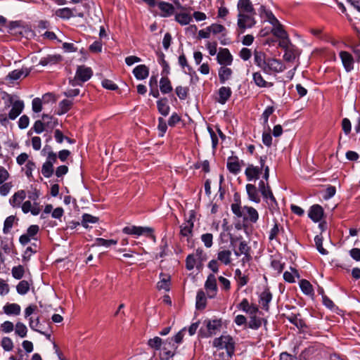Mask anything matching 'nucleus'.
Returning a JSON list of instances; mask_svg holds the SVG:
<instances>
[{
    "label": "nucleus",
    "instance_id": "nucleus-1",
    "mask_svg": "<svg viewBox=\"0 0 360 360\" xmlns=\"http://www.w3.org/2000/svg\"><path fill=\"white\" fill-rule=\"evenodd\" d=\"M235 203L231 205V210L238 217H242L245 221L256 223L259 219L258 212L252 207L244 206L241 207L239 196L234 195Z\"/></svg>",
    "mask_w": 360,
    "mask_h": 360
},
{
    "label": "nucleus",
    "instance_id": "nucleus-2",
    "mask_svg": "<svg viewBox=\"0 0 360 360\" xmlns=\"http://www.w3.org/2000/svg\"><path fill=\"white\" fill-rule=\"evenodd\" d=\"M213 346L218 349H226L229 354L234 352L235 342L231 336L229 335H222L213 340Z\"/></svg>",
    "mask_w": 360,
    "mask_h": 360
},
{
    "label": "nucleus",
    "instance_id": "nucleus-3",
    "mask_svg": "<svg viewBox=\"0 0 360 360\" xmlns=\"http://www.w3.org/2000/svg\"><path fill=\"white\" fill-rule=\"evenodd\" d=\"M285 69L284 64L278 59L274 58H268L265 63L262 70L268 75L276 72H281Z\"/></svg>",
    "mask_w": 360,
    "mask_h": 360
},
{
    "label": "nucleus",
    "instance_id": "nucleus-4",
    "mask_svg": "<svg viewBox=\"0 0 360 360\" xmlns=\"http://www.w3.org/2000/svg\"><path fill=\"white\" fill-rule=\"evenodd\" d=\"M255 14H238L237 25L240 33H243L247 28H251L256 24Z\"/></svg>",
    "mask_w": 360,
    "mask_h": 360
},
{
    "label": "nucleus",
    "instance_id": "nucleus-5",
    "mask_svg": "<svg viewBox=\"0 0 360 360\" xmlns=\"http://www.w3.org/2000/svg\"><path fill=\"white\" fill-rule=\"evenodd\" d=\"M204 324L206 326L207 333L202 335V336L205 338L215 335L220 330L222 325L221 319L205 320Z\"/></svg>",
    "mask_w": 360,
    "mask_h": 360
},
{
    "label": "nucleus",
    "instance_id": "nucleus-6",
    "mask_svg": "<svg viewBox=\"0 0 360 360\" xmlns=\"http://www.w3.org/2000/svg\"><path fill=\"white\" fill-rule=\"evenodd\" d=\"M8 101L10 104H12V108L8 113V117L11 120H15L20 114L22 112L24 108V103L22 101H13V98L8 96Z\"/></svg>",
    "mask_w": 360,
    "mask_h": 360
},
{
    "label": "nucleus",
    "instance_id": "nucleus-7",
    "mask_svg": "<svg viewBox=\"0 0 360 360\" xmlns=\"http://www.w3.org/2000/svg\"><path fill=\"white\" fill-rule=\"evenodd\" d=\"M39 231V227L38 225H31L27 230V233L22 235L19 241L20 244L22 245H27L31 240H36V235L38 233Z\"/></svg>",
    "mask_w": 360,
    "mask_h": 360
},
{
    "label": "nucleus",
    "instance_id": "nucleus-8",
    "mask_svg": "<svg viewBox=\"0 0 360 360\" xmlns=\"http://www.w3.org/2000/svg\"><path fill=\"white\" fill-rule=\"evenodd\" d=\"M205 288L210 298H214L217 292V279L214 274H210L205 283Z\"/></svg>",
    "mask_w": 360,
    "mask_h": 360
},
{
    "label": "nucleus",
    "instance_id": "nucleus-9",
    "mask_svg": "<svg viewBox=\"0 0 360 360\" xmlns=\"http://www.w3.org/2000/svg\"><path fill=\"white\" fill-rule=\"evenodd\" d=\"M340 58L346 72H349L354 69V60L351 53L347 51H340Z\"/></svg>",
    "mask_w": 360,
    "mask_h": 360
},
{
    "label": "nucleus",
    "instance_id": "nucleus-10",
    "mask_svg": "<svg viewBox=\"0 0 360 360\" xmlns=\"http://www.w3.org/2000/svg\"><path fill=\"white\" fill-rule=\"evenodd\" d=\"M217 62L221 65H230L233 62V57L228 49H221L217 56Z\"/></svg>",
    "mask_w": 360,
    "mask_h": 360
},
{
    "label": "nucleus",
    "instance_id": "nucleus-11",
    "mask_svg": "<svg viewBox=\"0 0 360 360\" xmlns=\"http://www.w3.org/2000/svg\"><path fill=\"white\" fill-rule=\"evenodd\" d=\"M92 75L93 71L91 68L84 65L78 66L75 74L77 79H79L81 82L88 81Z\"/></svg>",
    "mask_w": 360,
    "mask_h": 360
},
{
    "label": "nucleus",
    "instance_id": "nucleus-12",
    "mask_svg": "<svg viewBox=\"0 0 360 360\" xmlns=\"http://www.w3.org/2000/svg\"><path fill=\"white\" fill-rule=\"evenodd\" d=\"M309 217L314 222L321 221L323 216V209L319 205H312L308 212Z\"/></svg>",
    "mask_w": 360,
    "mask_h": 360
},
{
    "label": "nucleus",
    "instance_id": "nucleus-13",
    "mask_svg": "<svg viewBox=\"0 0 360 360\" xmlns=\"http://www.w3.org/2000/svg\"><path fill=\"white\" fill-rule=\"evenodd\" d=\"M238 14H255L253 6L250 0H239L237 5Z\"/></svg>",
    "mask_w": 360,
    "mask_h": 360
},
{
    "label": "nucleus",
    "instance_id": "nucleus-14",
    "mask_svg": "<svg viewBox=\"0 0 360 360\" xmlns=\"http://www.w3.org/2000/svg\"><path fill=\"white\" fill-rule=\"evenodd\" d=\"M122 231L126 234L141 236L146 233H150L152 229L148 227L130 226L124 227Z\"/></svg>",
    "mask_w": 360,
    "mask_h": 360
},
{
    "label": "nucleus",
    "instance_id": "nucleus-15",
    "mask_svg": "<svg viewBox=\"0 0 360 360\" xmlns=\"http://www.w3.org/2000/svg\"><path fill=\"white\" fill-rule=\"evenodd\" d=\"M25 198L26 192L24 190H20L15 192L10 198L9 203L13 207H20Z\"/></svg>",
    "mask_w": 360,
    "mask_h": 360
},
{
    "label": "nucleus",
    "instance_id": "nucleus-16",
    "mask_svg": "<svg viewBox=\"0 0 360 360\" xmlns=\"http://www.w3.org/2000/svg\"><path fill=\"white\" fill-rule=\"evenodd\" d=\"M262 169L260 167L254 166L253 165H249L245 171V174L248 181H252L253 179H257L260 173L262 172Z\"/></svg>",
    "mask_w": 360,
    "mask_h": 360
},
{
    "label": "nucleus",
    "instance_id": "nucleus-17",
    "mask_svg": "<svg viewBox=\"0 0 360 360\" xmlns=\"http://www.w3.org/2000/svg\"><path fill=\"white\" fill-rule=\"evenodd\" d=\"M21 208L24 213L30 212L33 215L39 214L41 211L39 203L33 202V204H32L30 200L24 202L21 205Z\"/></svg>",
    "mask_w": 360,
    "mask_h": 360
},
{
    "label": "nucleus",
    "instance_id": "nucleus-18",
    "mask_svg": "<svg viewBox=\"0 0 360 360\" xmlns=\"http://www.w3.org/2000/svg\"><path fill=\"white\" fill-rule=\"evenodd\" d=\"M226 166L229 171L233 174L239 173L241 168L238 158L236 156L229 157L227 160Z\"/></svg>",
    "mask_w": 360,
    "mask_h": 360
},
{
    "label": "nucleus",
    "instance_id": "nucleus-19",
    "mask_svg": "<svg viewBox=\"0 0 360 360\" xmlns=\"http://www.w3.org/2000/svg\"><path fill=\"white\" fill-rule=\"evenodd\" d=\"M158 6L161 11L160 15L163 18L169 17L174 13V7L169 3L160 1Z\"/></svg>",
    "mask_w": 360,
    "mask_h": 360
},
{
    "label": "nucleus",
    "instance_id": "nucleus-20",
    "mask_svg": "<svg viewBox=\"0 0 360 360\" xmlns=\"http://www.w3.org/2000/svg\"><path fill=\"white\" fill-rule=\"evenodd\" d=\"M246 191L250 200L259 203L260 202V196L256 186L253 184H248L246 185Z\"/></svg>",
    "mask_w": 360,
    "mask_h": 360
},
{
    "label": "nucleus",
    "instance_id": "nucleus-21",
    "mask_svg": "<svg viewBox=\"0 0 360 360\" xmlns=\"http://www.w3.org/2000/svg\"><path fill=\"white\" fill-rule=\"evenodd\" d=\"M133 73L137 79H144L149 75V69L145 65H139L134 69Z\"/></svg>",
    "mask_w": 360,
    "mask_h": 360
},
{
    "label": "nucleus",
    "instance_id": "nucleus-22",
    "mask_svg": "<svg viewBox=\"0 0 360 360\" xmlns=\"http://www.w3.org/2000/svg\"><path fill=\"white\" fill-rule=\"evenodd\" d=\"M193 228V222L192 217L184 222L180 226V233L183 236L191 237L192 236Z\"/></svg>",
    "mask_w": 360,
    "mask_h": 360
},
{
    "label": "nucleus",
    "instance_id": "nucleus-23",
    "mask_svg": "<svg viewBox=\"0 0 360 360\" xmlns=\"http://www.w3.org/2000/svg\"><path fill=\"white\" fill-rule=\"evenodd\" d=\"M231 89L230 87L221 86L218 91L219 98L217 101L221 104H225L231 96Z\"/></svg>",
    "mask_w": 360,
    "mask_h": 360
},
{
    "label": "nucleus",
    "instance_id": "nucleus-24",
    "mask_svg": "<svg viewBox=\"0 0 360 360\" xmlns=\"http://www.w3.org/2000/svg\"><path fill=\"white\" fill-rule=\"evenodd\" d=\"M231 252L229 250H220L217 253V260L224 265L231 263Z\"/></svg>",
    "mask_w": 360,
    "mask_h": 360
},
{
    "label": "nucleus",
    "instance_id": "nucleus-25",
    "mask_svg": "<svg viewBox=\"0 0 360 360\" xmlns=\"http://www.w3.org/2000/svg\"><path fill=\"white\" fill-rule=\"evenodd\" d=\"M4 312L7 315H19L20 314V306L15 303H7L3 307Z\"/></svg>",
    "mask_w": 360,
    "mask_h": 360
},
{
    "label": "nucleus",
    "instance_id": "nucleus-26",
    "mask_svg": "<svg viewBox=\"0 0 360 360\" xmlns=\"http://www.w3.org/2000/svg\"><path fill=\"white\" fill-rule=\"evenodd\" d=\"M272 299V295L269 290L263 291L259 297V303L266 311L269 310V304Z\"/></svg>",
    "mask_w": 360,
    "mask_h": 360
},
{
    "label": "nucleus",
    "instance_id": "nucleus-27",
    "mask_svg": "<svg viewBox=\"0 0 360 360\" xmlns=\"http://www.w3.org/2000/svg\"><path fill=\"white\" fill-rule=\"evenodd\" d=\"M227 65H222L219 69V78L221 84H224L226 81L229 80L232 75V70Z\"/></svg>",
    "mask_w": 360,
    "mask_h": 360
},
{
    "label": "nucleus",
    "instance_id": "nucleus-28",
    "mask_svg": "<svg viewBox=\"0 0 360 360\" xmlns=\"http://www.w3.org/2000/svg\"><path fill=\"white\" fill-rule=\"evenodd\" d=\"M30 73V71L27 69H21V70H15L11 72L8 76L7 79L11 81H14L20 79L22 76L24 77H27Z\"/></svg>",
    "mask_w": 360,
    "mask_h": 360
},
{
    "label": "nucleus",
    "instance_id": "nucleus-29",
    "mask_svg": "<svg viewBox=\"0 0 360 360\" xmlns=\"http://www.w3.org/2000/svg\"><path fill=\"white\" fill-rule=\"evenodd\" d=\"M157 107L158 112L163 116H167L169 113L170 108L167 104V99L166 98H161L157 101Z\"/></svg>",
    "mask_w": 360,
    "mask_h": 360
},
{
    "label": "nucleus",
    "instance_id": "nucleus-30",
    "mask_svg": "<svg viewBox=\"0 0 360 360\" xmlns=\"http://www.w3.org/2000/svg\"><path fill=\"white\" fill-rule=\"evenodd\" d=\"M160 281L157 283L158 289L168 291L169 290L170 276L168 275L160 274Z\"/></svg>",
    "mask_w": 360,
    "mask_h": 360
},
{
    "label": "nucleus",
    "instance_id": "nucleus-31",
    "mask_svg": "<svg viewBox=\"0 0 360 360\" xmlns=\"http://www.w3.org/2000/svg\"><path fill=\"white\" fill-rule=\"evenodd\" d=\"M253 80L255 84L259 87H271L274 85L273 83L265 81L259 72L253 74Z\"/></svg>",
    "mask_w": 360,
    "mask_h": 360
},
{
    "label": "nucleus",
    "instance_id": "nucleus-32",
    "mask_svg": "<svg viewBox=\"0 0 360 360\" xmlns=\"http://www.w3.org/2000/svg\"><path fill=\"white\" fill-rule=\"evenodd\" d=\"M202 263L198 258H196L193 254H190L186 257V268L191 271L195 266H198V264Z\"/></svg>",
    "mask_w": 360,
    "mask_h": 360
},
{
    "label": "nucleus",
    "instance_id": "nucleus-33",
    "mask_svg": "<svg viewBox=\"0 0 360 360\" xmlns=\"http://www.w3.org/2000/svg\"><path fill=\"white\" fill-rule=\"evenodd\" d=\"M175 20L181 25H186L192 21V17L186 13H176Z\"/></svg>",
    "mask_w": 360,
    "mask_h": 360
},
{
    "label": "nucleus",
    "instance_id": "nucleus-34",
    "mask_svg": "<svg viewBox=\"0 0 360 360\" xmlns=\"http://www.w3.org/2000/svg\"><path fill=\"white\" fill-rule=\"evenodd\" d=\"M297 55V49L295 48V46H292L289 49L285 50L283 58L285 61L292 62L295 60Z\"/></svg>",
    "mask_w": 360,
    "mask_h": 360
},
{
    "label": "nucleus",
    "instance_id": "nucleus-35",
    "mask_svg": "<svg viewBox=\"0 0 360 360\" xmlns=\"http://www.w3.org/2000/svg\"><path fill=\"white\" fill-rule=\"evenodd\" d=\"M263 321L265 323L266 322V321L257 317V316H250V321L248 323V326L251 329L257 330L261 327Z\"/></svg>",
    "mask_w": 360,
    "mask_h": 360
},
{
    "label": "nucleus",
    "instance_id": "nucleus-36",
    "mask_svg": "<svg viewBox=\"0 0 360 360\" xmlns=\"http://www.w3.org/2000/svg\"><path fill=\"white\" fill-rule=\"evenodd\" d=\"M266 55L262 51H255L254 60L256 65L259 67L262 70L265 65L266 61Z\"/></svg>",
    "mask_w": 360,
    "mask_h": 360
},
{
    "label": "nucleus",
    "instance_id": "nucleus-37",
    "mask_svg": "<svg viewBox=\"0 0 360 360\" xmlns=\"http://www.w3.org/2000/svg\"><path fill=\"white\" fill-rule=\"evenodd\" d=\"M160 89L162 94H168L172 91V86L168 77H162L160 81Z\"/></svg>",
    "mask_w": 360,
    "mask_h": 360
},
{
    "label": "nucleus",
    "instance_id": "nucleus-38",
    "mask_svg": "<svg viewBox=\"0 0 360 360\" xmlns=\"http://www.w3.org/2000/svg\"><path fill=\"white\" fill-rule=\"evenodd\" d=\"M207 303V299L205 292L202 290H199L196 295V308L198 309H203Z\"/></svg>",
    "mask_w": 360,
    "mask_h": 360
},
{
    "label": "nucleus",
    "instance_id": "nucleus-39",
    "mask_svg": "<svg viewBox=\"0 0 360 360\" xmlns=\"http://www.w3.org/2000/svg\"><path fill=\"white\" fill-rule=\"evenodd\" d=\"M42 120L47 129H53L58 123V120L47 114L42 115Z\"/></svg>",
    "mask_w": 360,
    "mask_h": 360
},
{
    "label": "nucleus",
    "instance_id": "nucleus-40",
    "mask_svg": "<svg viewBox=\"0 0 360 360\" xmlns=\"http://www.w3.org/2000/svg\"><path fill=\"white\" fill-rule=\"evenodd\" d=\"M73 103L71 100L64 99L59 103L58 115L66 113L72 108Z\"/></svg>",
    "mask_w": 360,
    "mask_h": 360
},
{
    "label": "nucleus",
    "instance_id": "nucleus-41",
    "mask_svg": "<svg viewBox=\"0 0 360 360\" xmlns=\"http://www.w3.org/2000/svg\"><path fill=\"white\" fill-rule=\"evenodd\" d=\"M263 198L265 200L266 202L267 203L269 209L271 212H273L277 208L278 206L276 200L274 196L273 193L269 192L267 196Z\"/></svg>",
    "mask_w": 360,
    "mask_h": 360
},
{
    "label": "nucleus",
    "instance_id": "nucleus-42",
    "mask_svg": "<svg viewBox=\"0 0 360 360\" xmlns=\"http://www.w3.org/2000/svg\"><path fill=\"white\" fill-rule=\"evenodd\" d=\"M300 287L305 295H312L314 292L311 284L305 279L300 281Z\"/></svg>",
    "mask_w": 360,
    "mask_h": 360
},
{
    "label": "nucleus",
    "instance_id": "nucleus-43",
    "mask_svg": "<svg viewBox=\"0 0 360 360\" xmlns=\"http://www.w3.org/2000/svg\"><path fill=\"white\" fill-rule=\"evenodd\" d=\"M271 32L275 37L278 38L285 37V35L288 34V33L284 30L283 26L281 23L272 27Z\"/></svg>",
    "mask_w": 360,
    "mask_h": 360
},
{
    "label": "nucleus",
    "instance_id": "nucleus-44",
    "mask_svg": "<svg viewBox=\"0 0 360 360\" xmlns=\"http://www.w3.org/2000/svg\"><path fill=\"white\" fill-rule=\"evenodd\" d=\"M56 15L63 19H69L73 16L72 11L69 8H59L56 11Z\"/></svg>",
    "mask_w": 360,
    "mask_h": 360
},
{
    "label": "nucleus",
    "instance_id": "nucleus-45",
    "mask_svg": "<svg viewBox=\"0 0 360 360\" xmlns=\"http://www.w3.org/2000/svg\"><path fill=\"white\" fill-rule=\"evenodd\" d=\"M15 333L20 338H25L27 335V328L24 323L18 322L15 324Z\"/></svg>",
    "mask_w": 360,
    "mask_h": 360
},
{
    "label": "nucleus",
    "instance_id": "nucleus-46",
    "mask_svg": "<svg viewBox=\"0 0 360 360\" xmlns=\"http://www.w3.org/2000/svg\"><path fill=\"white\" fill-rule=\"evenodd\" d=\"M189 89L187 86H178L175 89L177 96L181 100H185L188 94Z\"/></svg>",
    "mask_w": 360,
    "mask_h": 360
},
{
    "label": "nucleus",
    "instance_id": "nucleus-47",
    "mask_svg": "<svg viewBox=\"0 0 360 360\" xmlns=\"http://www.w3.org/2000/svg\"><path fill=\"white\" fill-rule=\"evenodd\" d=\"M15 219V217L13 215H11L5 219L4 224V228H3L4 233L7 234L9 233L11 229L13 226Z\"/></svg>",
    "mask_w": 360,
    "mask_h": 360
},
{
    "label": "nucleus",
    "instance_id": "nucleus-48",
    "mask_svg": "<svg viewBox=\"0 0 360 360\" xmlns=\"http://www.w3.org/2000/svg\"><path fill=\"white\" fill-rule=\"evenodd\" d=\"M16 290L20 295H25L30 290V283L27 281H21L16 286Z\"/></svg>",
    "mask_w": 360,
    "mask_h": 360
},
{
    "label": "nucleus",
    "instance_id": "nucleus-49",
    "mask_svg": "<svg viewBox=\"0 0 360 360\" xmlns=\"http://www.w3.org/2000/svg\"><path fill=\"white\" fill-rule=\"evenodd\" d=\"M41 174L46 178H49L53 174V165L44 162L41 167Z\"/></svg>",
    "mask_w": 360,
    "mask_h": 360
},
{
    "label": "nucleus",
    "instance_id": "nucleus-50",
    "mask_svg": "<svg viewBox=\"0 0 360 360\" xmlns=\"http://www.w3.org/2000/svg\"><path fill=\"white\" fill-rule=\"evenodd\" d=\"M288 320L298 328H303L306 326L304 321L297 315H292L289 316Z\"/></svg>",
    "mask_w": 360,
    "mask_h": 360
},
{
    "label": "nucleus",
    "instance_id": "nucleus-51",
    "mask_svg": "<svg viewBox=\"0 0 360 360\" xmlns=\"http://www.w3.org/2000/svg\"><path fill=\"white\" fill-rule=\"evenodd\" d=\"M162 344V340L159 337H155L154 338H151L148 341V346L156 350H159L160 349Z\"/></svg>",
    "mask_w": 360,
    "mask_h": 360
},
{
    "label": "nucleus",
    "instance_id": "nucleus-52",
    "mask_svg": "<svg viewBox=\"0 0 360 360\" xmlns=\"http://www.w3.org/2000/svg\"><path fill=\"white\" fill-rule=\"evenodd\" d=\"M314 242L318 251L321 255H327L328 251L323 247V238L321 236H316L314 238Z\"/></svg>",
    "mask_w": 360,
    "mask_h": 360
},
{
    "label": "nucleus",
    "instance_id": "nucleus-53",
    "mask_svg": "<svg viewBox=\"0 0 360 360\" xmlns=\"http://www.w3.org/2000/svg\"><path fill=\"white\" fill-rule=\"evenodd\" d=\"M201 240L206 248H210L213 244V236L210 233H204L201 236Z\"/></svg>",
    "mask_w": 360,
    "mask_h": 360
},
{
    "label": "nucleus",
    "instance_id": "nucleus-54",
    "mask_svg": "<svg viewBox=\"0 0 360 360\" xmlns=\"http://www.w3.org/2000/svg\"><path fill=\"white\" fill-rule=\"evenodd\" d=\"M98 221V218L89 214H84L82 217V225L84 227H88V224H95Z\"/></svg>",
    "mask_w": 360,
    "mask_h": 360
},
{
    "label": "nucleus",
    "instance_id": "nucleus-55",
    "mask_svg": "<svg viewBox=\"0 0 360 360\" xmlns=\"http://www.w3.org/2000/svg\"><path fill=\"white\" fill-rule=\"evenodd\" d=\"M1 345L6 351H11L13 348V341L8 337H5L1 340Z\"/></svg>",
    "mask_w": 360,
    "mask_h": 360
},
{
    "label": "nucleus",
    "instance_id": "nucleus-56",
    "mask_svg": "<svg viewBox=\"0 0 360 360\" xmlns=\"http://www.w3.org/2000/svg\"><path fill=\"white\" fill-rule=\"evenodd\" d=\"M259 191L262 193L263 197H266L269 194V192H272L269 184L265 183L263 181H260L259 183Z\"/></svg>",
    "mask_w": 360,
    "mask_h": 360
},
{
    "label": "nucleus",
    "instance_id": "nucleus-57",
    "mask_svg": "<svg viewBox=\"0 0 360 360\" xmlns=\"http://www.w3.org/2000/svg\"><path fill=\"white\" fill-rule=\"evenodd\" d=\"M39 324V318H37L35 320H32V318L30 319L29 325H30V327L31 328V329H32L37 332H39L41 334L45 335L49 339L51 337L50 334L46 335V334H45V333L41 331L40 330H39L37 328Z\"/></svg>",
    "mask_w": 360,
    "mask_h": 360
},
{
    "label": "nucleus",
    "instance_id": "nucleus-58",
    "mask_svg": "<svg viewBox=\"0 0 360 360\" xmlns=\"http://www.w3.org/2000/svg\"><path fill=\"white\" fill-rule=\"evenodd\" d=\"M0 185V195L2 196L7 195L13 187L11 182H4Z\"/></svg>",
    "mask_w": 360,
    "mask_h": 360
},
{
    "label": "nucleus",
    "instance_id": "nucleus-59",
    "mask_svg": "<svg viewBox=\"0 0 360 360\" xmlns=\"http://www.w3.org/2000/svg\"><path fill=\"white\" fill-rule=\"evenodd\" d=\"M12 275L16 279H20L24 275V268L19 265L12 269Z\"/></svg>",
    "mask_w": 360,
    "mask_h": 360
},
{
    "label": "nucleus",
    "instance_id": "nucleus-60",
    "mask_svg": "<svg viewBox=\"0 0 360 360\" xmlns=\"http://www.w3.org/2000/svg\"><path fill=\"white\" fill-rule=\"evenodd\" d=\"M281 40L278 43V46L282 48L283 49L286 50L293 46L288 38V35H285V37H281L279 38Z\"/></svg>",
    "mask_w": 360,
    "mask_h": 360
},
{
    "label": "nucleus",
    "instance_id": "nucleus-61",
    "mask_svg": "<svg viewBox=\"0 0 360 360\" xmlns=\"http://www.w3.org/2000/svg\"><path fill=\"white\" fill-rule=\"evenodd\" d=\"M274 108L272 106H268L264 112L262 113V119L264 121V125H268V120L271 115L273 114Z\"/></svg>",
    "mask_w": 360,
    "mask_h": 360
},
{
    "label": "nucleus",
    "instance_id": "nucleus-62",
    "mask_svg": "<svg viewBox=\"0 0 360 360\" xmlns=\"http://www.w3.org/2000/svg\"><path fill=\"white\" fill-rule=\"evenodd\" d=\"M96 242L98 245H102V246H105V247H109L112 245H116L117 243V241L116 240H112V239L106 240V239L101 238H98L96 239Z\"/></svg>",
    "mask_w": 360,
    "mask_h": 360
},
{
    "label": "nucleus",
    "instance_id": "nucleus-63",
    "mask_svg": "<svg viewBox=\"0 0 360 360\" xmlns=\"http://www.w3.org/2000/svg\"><path fill=\"white\" fill-rule=\"evenodd\" d=\"M259 15L262 18L264 19V21L270 17L273 13L271 11L266 9L264 6H261L259 10Z\"/></svg>",
    "mask_w": 360,
    "mask_h": 360
},
{
    "label": "nucleus",
    "instance_id": "nucleus-64",
    "mask_svg": "<svg viewBox=\"0 0 360 360\" xmlns=\"http://www.w3.org/2000/svg\"><path fill=\"white\" fill-rule=\"evenodd\" d=\"M46 128L43 120H37L34 122L33 129L37 134H41Z\"/></svg>",
    "mask_w": 360,
    "mask_h": 360
}]
</instances>
